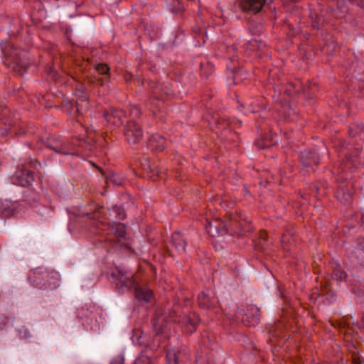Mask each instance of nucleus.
Returning a JSON list of instances; mask_svg holds the SVG:
<instances>
[{
    "label": "nucleus",
    "mask_w": 364,
    "mask_h": 364,
    "mask_svg": "<svg viewBox=\"0 0 364 364\" xmlns=\"http://www.w3.org/2000/svg\"><path fill=\"white\" fill-rule=\"evenodd\" d=\"M284 1V4L286 6V9L287 11H290V12H293V9L295 7L294 6L293 8H291L290 5H289L290 3H295L296 1H297V0H283Z\"/></svg>",
    "instance_id": "35"
},
{
    "label": "nucleus",
    "mask_w": 364,
    "mask_h": 364,
    "mask_svg": "<svg viewBox=\"0 0 364 364\" xmlns=\"http://www.w3.org/2000/svg\"><path fill=\"white\" fill-rule=\"evenodd\" d=\"M349 132L352 136H356L359 132H364V126L363 124H353L350 126Z\"/></svg>",
    "instance_id": "29"
},
{
    "label": "nucleus",
    "mask_w": 364,
    "mask_h": 364,
    "mask_svg": "<svg viewBox=\"0 0 364 364\" xmlns=\"http://www.w3.org/2000/svg\"><path fill=\"white\" fill-rule=\"evenodd\" d=\"M9 47H10V45L9 43H6L3 48H2V50H3V52L5 55H11V53H10L9 50Z\"/></svg>",
    "instance_id": "37"
},
{
    "label": "nucleus",
    "mask_w": 364,
    "mask_h": 364,
    "mask_svg": "<svg viewBox=\"0 0 364 364\" xmlns=\"http://www.w3.org/2000/svg\"><path fill=\"white\" fill-rule=\"evenodd\" d=\"M272 2V0H237L235 6L242 12L256 14L261 11L265 4Z\"/></svg>",
    "instance_id": "6"
},
{
    "label": "nucleus",
    "mask_w": 364,
    "mask_h": 364,
    "mask_svg": "<svg viewBox=\"0 0 364 364\" xmlns=\"http://www.w3.org/2000/svg\"><path fill=\"white\" fill-rule=\"evenodd\" d=\"M277 329H274V330L269 329L270 336L271 337L277 336L278 335H277Z\"/></svg>",
    "instance_id": "41"
},
{
    "label": "nucleus",
    "mask_w": 364,
    "mask_h": 364,
    "mask_svg": "<svg viewBox=\"0 0 364 364\" xmlns=\"http://www.w3.org/2000/svg\"><path fill=\"white\" fill-rule=\"evenodd\" d=\"M198 303L201 309H212L218 306V299L213 291L208 290L198 294Z\"/></svg>",
    "instance_id": "9"
},
{
    "label": "nucleus",
    "mask_w": 364,
    "mask_h": 364,
    "mask_svg": "<svg viewBox=\"0 0 364 364\" xmlns=\"http://www.w3.org/2000/svg\"><path fill=\"white\" fill-rule=\"evenodd\" d=\"M147 148L154 152L162 151L166 147L165 139L158 134H153L146 142Z\"/></svg>",
    "instance_id": "15"
},
{
    "label": "nucleus",
    "mask_w": 364,
    "mask_h": 364,
    "mask_svg": "<svg viewBox=\"0 0 364 364\" xmlns=\"http://www.w3.org/2000/svg\"><path fill=\"white\" fill-rule=\"evenodd\" d=\"M172 90L161 84L156 85L151 91V95L146 104V106L151 110L154 114L161 112L163 108L164 101L172 96Z\"/></svg>",
    "instance_id": "2"
},
{
    "label": "nucleus",
    "mask_w": 364,
    "mask_h": 364,
    "mask_svg": "<svg viewBox=\"0 0 364 364\" xmlns=\"http://www.w3.org/2000/svg\"><path fill=\"white\" fill-rule=\"evenodd\" d=\"M259 240L261 241H264V242H266L267 240V236L266 235V232H262L261 233V235H260V237H259Z\"/></svg>",
    "instance_id": "39"
},
{
    "label": "nucleus",
    "mask_w": 364,
    "mask_h": 364,
    "mask_svg": "<svg viewBox=\"0 0 364 364\" xmlns=\"http://www.w3.org/2000/svg\"><path fill=\"white\" fill-rule=\"evenodd\" d=\"M329 3L330 6L328 8L331 9L334 6H336V10L334 14L336 18H341L347 14L348 9L343 0H330Z\"/></svg>",
    "instance_id": "21"
},
{
    "label": "nucleus",
    "mask_w": 364,
    "mask_h": 364,
    "mask_svg": "<svg viewBox=\"0 0 364 364\" xmlns=\"http://www.w3.org/2000/svg\"><path fill=\"white\" fill-rule=\"evenodd\" d=\"M250 193L249 191L246 188H244V194L245 196L248 195Z\"/></svg>",
    "instance_id": "43"
},
{
    "label": "nucleus",
    "mask_w": 364,
    "mask_h": 364,
    "mask_svg": "<svg viewBox=\"0 0 364 364\" xmlns=\"http://www.w3.org/2000/svg\"><path fill=\"white\" fill-rule=\"evenodd\" d=\"M97 70L100 74H105L109 71V68L105 64H100L97 65Z\"/></svg>",
    "instance_id": "34"
},
{
    "label": "nucleus",
    "mask_w": 364,
    "mask_h": 364,
    "mask_svg": "<svg viewBox=\"0 0 364 364\" xmlns=\"http://www.w3.org/2000/svg\"><path fill=\"white\" fill-rule=\"evenodd\" d=\"M319 161V156L315 151L304 150L301 153V162L304 168H308L313 165H317Z\"/></svg>",
    "instance_id": "14"
},
{
    "label": "nucleus",
    "mask_w": 364,
    "mask_h": 364,
    "mask_svg": "<svg viewBox=\"0 0 364 364\" xmlns=\"http://www.w3.org/2000/svg\"><path fill=\"white\" fill-rule=\"evenodd\" d=\"M311 191L314 192L316 194H318V192H319V188H318V187L316 185H314L311 187Z\"/></svg>",
    "instance_id": "40"
},
{
    "label": "nucleus",
    "mask_w": 364,
    "mask_h": 364,
    "mask_svg": "<svg viewBox=\"0 0 364 364\" xmlns=\"http://www.w3.org/2000/svg\"><path fill=\"white\" fill-rule=\"evenodd\" d=\"M141 111L139 107L136 106H132L129 108V120H134L136 118L140 117Z\"/></svg>",
    "instance_id": "28"
},
{
    "label": "nucleus",
    "mask_w": 364,
    "mask_h": 364,
    "mask_svg": "<svg viewBox=\"0 0 364 364\" xmlns=\"http://www.w3.org/2000/svg\"><path fill=\"white\" fill-rule=\"evenodd\" d=\"M205 228L211 237L223 235L229 232V229L225 221L214 218L211 220H206Z\"/></svg>",
    "instance_id": "8"
},
{
    "label": "nucleus",
    "mask_w": 364,
    "mask_h": 364,
    "mask_svg": "<svg viewBox=\"0 0 364 364\" xmlns=\"http://www.w3.org/2000/svg\"><path fill=\"white\" fill-rule=\"evenodd\" d=\"M293 234L287 231L286 233H283L281 236V242L282 244H287L290 242V239L292 237Z\"/></svg>",
    "instance_id": "32"
},
{
    "label": "nucleus",
    "mask_w": 364,
    "mask_h": 364,
    "mask_svg": "<svg viewBox=\"0 0 364 364\" xmlns=\"http://www.w3.org/2000/svg\"><path fill=\"white\" fill-rule=\"evenodd\" d=\"M259 309L255 306H250L247 308L241 318L242 323L247 327L255 326L259 322Z\"/></svg>",
    "instance_id": "10"
},
{
    "label": "nucleus",
    "mask_w": 364,
    "mask_h": 364,
    "mask_svg": "<svg viewBox=\"0 0 364 364\" xmlns=\"http://www.w3.org/2000/svg\"><path fill=\"white\" fill-rule=\"evenodd\" d=\"M118 192L121 195L118 204H115V217L118 218L119 220H124L127 217L125 208L132 205V200L128 193L121 191Z\"/></svg>",
    "instance_id": "12"
},
{
    "label": "nucleus",
    "mask_w": 364,
    "mask_h": 364,
    "mask_svg": "<svg viewBox=\"0 0 364 364\" xmlns=\"http://www.w3.org/2000/svg\"><path fill=\"white\" fill-rule=\"evenodd\" d=\"M133 288L134 289L135 298L139 302L149 303L153 299V291L147 287L139 286L136 284Z\"/></svg>",
    "instance_id": "16"
},
{
    "label": "nucleus",
    "mask_w": 364,
    "mask_h": 364,
    "mask_svg": "<svg viewBox=\"0 0 364 364\" xmlns=\"http://www.w3.org/2000/svg\"><path fill=\"white\" fill-rule=\"evenodd\" d=\"M166 358L168 364H178V355L174 350L167 351Z\"/></svg>",
    "instance_id": "24"
},
{
    "label": "nucleus",
    "mask_w": 364,
    "mask_h": 364,
    "mask_svg": "<svg viewBox=\"0 0 364 364\" xmlns=\"http://www.w3.org/2000/svg\"><path fill=\"white\" fill-rule=\"evenodd\" d=\"M117 117L121 124H123L124 122L127 119V116L126 112L123 109H115V118Z\"/></svg>",
    "instance_id": "31"
},
{
    "label": "nucleus",
    "mask_w": 364,
    "mask_h": 364,
    "mask_svg": "<svg viewBox=\"0 0 364 364\" xmlns=\"http://www.w3.org/2000/svg\"><path fill=\"white\" fill-rule=\"evenodd\" d=\"M346 277L347 274L340 267L334 268L332 273L333 279L337 281H343L346 278Z\"/></svg>",
    "instance_id": "22"
},
{
    "label": "nucleus",
    "mask_w": 364,
    "mask_h": 364,
    "mask_svg": "<svg viewBox=\"0 0 364 364\" xmlns=\"http://www.w3.org/2000/svg\"><path fill=\"white\" fill-rule=\"evenodd\" d=\"M124 134L126 141L129 144H136L143 137V131L141 126L134 120H127V124L124 129Z\"/></svg>",
    "instance_id": "7"
},
{
    "label": "nucleus",
    "mask_w": 364,
    "mask_h": 364,
    "mask_svg": "<svg viewBox=\"0 0 364 364\" xmlns=\"http://www.w3.org/2000/svg\"><path fill=\"white\" fill-rule=\"evenodd\" d=\"M22 176H26V178L25 180H20L19 184L23 186H28L31 183V182L33 181V174L31 172L26 171L21 173Z\"/></svg>",
    "instance_id": "26"
},
{
    "label": "nucleus",
    "mask_w": 364,
    "mask_h": 364,
    "mask_svg": "<svg viewBox=\"0 0 364 364\" xmlns=\"http://www.w3.org/2000/svg\"><path fill=\"white\" fill-rule=\"evenodd\" d=\"M358 162L355 156L353 157L348 154L345 155V159H342L341 162L338 165L337 174L338 175L337 180L341 183L344 182L346 180L350 179L349 174L351 173L355 168Z\"/></svg>",
    "instance_id": "5"
},
{
    "label": "nucleus",
    "mask_w": 364,
    "mask_h": 364,
    "mask_svg": "<svg viewBox=\"0 0 364 364\" xmlns=\"http://www.w3.org/2000/svg\"><path fill=\"white\" fill-rule=\"evenodd\" d=\"M239 219H242L241 215H231L230 220L225 221L229 229L228 234L240 235L242 234L243 225L239 221Z\"/></svg>",
    "instance_id": "18"
},
{
    "label": "nucleus",
    "mask_w": 364,
    "mask_h": 364,
    "mask_svg": "<svg viewBox=\"0 0 364 364\" xmlns=\"http://www.w3.org/2000/svg\"><path fill=\"white\" fill-rule=\"evenodd\" d=\"M124 357L123 355H119L115 359V364H124Z\"/></svg>",
    "instance_id": "36"
},
{
    "label": "nucleus",
    "mask_w": 364,
    "mask_h": 364,
    "mask_svg": "<svg viewBox=\"0 0 364 364\" xmlns=\"http://www.w3.org/2000/svg\"><path fill=\"white\" fill-rule=\"evenodd\" d=\"M247 112H257L259 110V106H255L252 103H246L245 105Z\"/></svg>",
    "instance_id": "33"
},
{
    "label": "nucleus",
    "mask_w": 364,
    "mask_h": 364,
    "mask_svg": "<svg viewBox=\"0 0 364 364\" xmlns=\"http://www.w3.org/2000/svg\"><path fill=\"white\" fill-rule=\"evenodd\" d=\"M211 124H214L215 126L216 132H220V134H223L228 128L230 127V122L228 119L219 117L216 114L213 117Z\"/></svg>",
    "instance_id": "20"
},
{
    "label": "nucleus",
    "mask_w": 364,
    "mask_h": 364,
    "mask_svg": "<svg viewBox=\"0 0 364 364\" xmlns=\"http://www.w3.org/2000/svg\"><path fill=\"white\" fill-rule=\"evenodd\" d=\"M181 305L178 303L167 304L158 306L153 318V328L156 335L164 332L170 322L178 323L183 331L191 334L196 331L199 317L196 313L181 316Z\"/></svg>",
    "instance_id": "1"
},
{
    "label": "nucleus",
    "mask_w": 364,
    "mask_h": 364,
    "mask_svg": "<svg viewBox=\"0 0 364 364\" xmlns=\"http://www.w3.org/2000/svg\"><path fill=\"white\" fill-rule=\"evenodd\" d=\"M293 30V34L294 35V33H296V31H294V29H292Z\"/></svg>",
    "instance_id": "46"
},
{
    "label": "nucleus",
    "mask_w": 364,
    "mask_h": 364,
    "mask_svg": "<svg viewBox=\"0 0 364 364\" xmlns=\"http://www.w3.org/2000/svg\"><path fill=\"white\" fill-rule=\"evenodd\" d=\"M202 343L206 346L208 348L213 350L215 346V339L213 336L203 335L202 338Z\"/></svg>",
    "instance_id": "23"
},
{
    "label": "nucleus",
    "mask_w": 364,
    "mask_h": 364,
    "mask_svg": "<svg viewBox=\"0 0 364 364\" xmlns=\"http://www.w3.org/2000/svg\"><path fill=\"white\" fill-rule=\"evenodd\" d=\"M208 364H210V363L208 362Z\"/></svg>",
    "instance_id": "47"
},
{
    "label": "nucleus",
    "mask_w": 364,
    "mask_h": 364,
    "mask_svg": "<svg viewBox=\"0 0 364 364\" xmlns=\"http://www.w3.org/2000/svg\"><path fill=\"white\" fill-rule=\"evenodd\" d=\"M11 112L6 107H0V136L4 137L13 125L14 120L11 118Z\"/></svg>",
    "instance_id": "13"
},
{
    "label": "nucleus",
    "mask_w": 364,
    "mask_h": 364,
    "mask_svg": "<svg viewBox=\"0 0 364 364\" xmlns=\"http://www.w3.org/2000/svg\"><path fill=\"white\" fill-rule=\"evenodd\" d=\"M55 152L63 154H72L70 150L65 145H57L54 147H52Z\"/></svg>",
    "instance_id": "30"
},
{
    "label": "nucleus",
    "mask_w": 364,
    "mask_h": 364,
    "mask_svg": "<svg viewBox=\"0 0 364 364\" xmlns=\"http://www.w3.org/2000/svg\"><path fill=\"white\" fill-rule=\"evenodd\" d=\"M267 146H269V145H268V144H267V145H265V146H261V148H262V149H264V148L267 147Z\"/></svg>",
    "instance_id": "44"
},
{
    "label": "nucleus",
    "mask_w": 364,
    "mask_h": 364,
    "mask_svg": "<svg viewBox=\"0 0 364 364\" xmlns=\"http://www.w3.org/2000/svg\"><path fill=\"white\" fill-rule=\"evenodd\" d=\"M309 13V16L312 20L311 26L314 28H316L319 23L322 21V18L319 16L316 13L311 11H306Z\"/></svg>",
    "instance_id": "25"
},
{
    "label": "nucleus",
    "mask_w": 364,
    "mask_h": 364,
    "mask_svg": "<svg viewBox=\"0 0 364 364\" xmlns=\"http://www.w3.org/2000/svg\"><path fill=\"white\" fill-rule=\"evenodd\" d=\"M132 245V238L126 236L125 224L115 222V250L120 249L124 253H131Z\"/></svg>",
    "instance_id": "4"
},
{
    "label": "nucleus",
    "mask_w": 364,
    "mask_h": 364,
    "mask_svg": "<svg viewBox=\"0 0 364 364\" xmlns=\"http://www.w3.org/2000/svg\"><path fill=\"white\" fill-rule=\"evenodd\" d=\"M171 242L177 251L183 252L187 247V241L180 232H174L171 236Z\"/></svg>",
    "instance_id": "19"
},
{
    "label": "nucleus",
    "mask_w": 364,
    "mask_h": 364,
    "mask_svg": "<svg viewBox=\"0 0 364 364\" xmlns=\"http://www.w3.org/2000/svg\"><path fill=\"white\" fill-rule=\"evenodd\" d=\"M125 183H126V180H124V178H121L119 181L115 178V182H114L115 186H122L125 184Z\"/></svg>",
    "instance_id": "38"
},
{
    "label": "nucleus",
    "mask_w": 364,
    "mask_h": 364,
    "mask_svg": "<svg viewBox=\"0 0 364 364\" xmlns=\"http://www.w3.org/2000/svg\"><path fill=\"white\" fill-rule=\"evenodd\" d=\"M358 5L360 6H363V0H361L360 4H359Z\"/></svg>",
    "instance_id": "45"
},
{
    "label": "nucleus",
    "mask_w": 364,
    "mask_h": 364,
    "mask_svg": "<svg viewBox=\"0 0 364 364\" xmlns=\"http://www.w3.org/2000/svg\"><path fill=\"white\" fill-rule=\"evenodd\" d=\"M134 364H154L151 359L146 355L141 353L134 361Z\"/></svg>",
    "instance_id": "27"
},
{
    "label": "nucleus",
    "mask_w": 364,
    "mask_h": 364,
    "mask_svg": "<svg viewBox=\"0 0 364 364\" xmlns=\"http://www.w3.org/2000/svg\"><path fill=\"white\" fill-rule=\"evenodd\" d=\"M265 48L266 44L264 42L256 39L251 40L243 46L245 55L255 58L260 57Z\"/></svg>",
    "instance_id": "11"
},
{
    "label": "nucleus",
    "mask_w": 364,
    "mask_h": 364,
    "mask_svg": "<svg viewBox=\"0 0 364 364\" xmlns=\"http://www.w3.org/2000/svg\"><path fill=\"white\" fill-rule=\"evenodd\" d=\"M135 284L136 282L132 272L115 267V289L124 293L131 290Z\"/></svg>",
    "instance_id": "3"
},
{
    "label": "nucleus",
    "mask_w": 364,
    "mask_h": 364,
    "mask_svg": "<svg viewBox=\"0 0 364 364\" xmlns=\"http://www.w3.org/2000/svg\"><path fill=\"white\" fill-rule=\"evenodd\" d=\"M360 327L364 328V313L361 317L360 323Z\"/></svg>",
    "instance_id": "42"
},
{
    "label": "nucleus",
    "mask_w": 364,
    "mask_h": 364,
    "mask_svg": "<svg viewBox=\"0 0 364 364\" xmlns=\"http://www.w3.org/2000/svg\"><path fill=\"white\" fill-rule=\"evenodd\" d=\"M337 199L344 205L350 204L353 200V192L349 185L340 186L336 193Z\"/></svg>",
    "instance_id": "17"
}]
</instances>
